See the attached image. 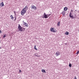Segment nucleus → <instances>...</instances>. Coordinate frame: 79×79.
Listing matches in <instances>:
<instances>
[{
  "mask_svg": "<svg viewBox=\"0 0 79 79\" xmlns=\"http://www.w3.org/2000/svg\"><path fill=\"white\" fill-rule=\"evenodd\" d=\"M27 10H28V6H27V5L22 11L21 12V14L22 15H24V14L26 13V12Z\"/></svg>",
  "mask_w": 79,
  "mask_h": 79,
  "instance_id": "1",
  "label": "nucleus"
},
{
  "mask_svg": "<svg viewBox=\"0 0 79 79\" xmlns=\"http://www.w3.org/2000/svg\"><path fill=\"white\" fill-rule=\"evenodd\" d=\"M18 29L19 30L21 31V32H22V31H23V28L21 27V25H20L19 24Z\"/></svg>",
  "mask_w": 79,
  "mask_h": 79,
  "instance_id": "2",
  "label": "nucleus"
},
{
  "mask_svg": "<svg viewBox=\"0 0 79 79\" xmlns=\"http://www.w3.org/2000/svg\"><path fill=\"white\" fill-rule=\"evenodd\" d=\"M69 16L70 18H72V19L74 18V17L73 15H72V14H71V12H70Z\"/></svg>",
  "mask_w": 79,
  "mask_h": 79,
  "instance_id": "3",
  "label": "nucleus"
},
{
  "mask_svg": "<svg viewBox=\"0 0 79 79\" xmlns=\"http://www.w3.org/2000/svg\"><path fill=\"white\" fill-rule=\"evenodd\" d=\"M36 8H37L35 6L32 5V6L31 7V9L32 10H36Z\"/></svg>",
  "mask_w": 79,
  "mask_h": 79,
  "instance_id": "4",
  "label": "nucleus"
},
{
  "mask_svg": "<svg viewBox=\"0 0 79 79\" xmlns=\"http://www.w3.org/2000/svg\"><path fill=\"white\" fill-rule=\"evenodd\" d=\"M50 30L52 32H56V31L55 30H54V29L53 28H51L50 29Z\"/></svg>",
  "mask_w": 79,
  "mask_h": 79,
  "instance_id": "5",
  "label": "nucleus"
},
{
  "mask_svg": "<svg viewBox=\"0 0 79 79\" xmlns=\"http://www.w3.org/2000/svg\"><path fill=\"white\" fill-rule=\"evenodd\" d=\"M4 4H3V2H2L1 3H0V6H1V7H2V6H4Z\"/></svg>",
  "mask_w": 79,
  "mask_h": 79,
  "instance_id": "6",
  "label": "nucleus"
},
{
  "mask_svg": "<svg viewBox=\"0 0 79 79\" xmlns=\"http://www.w3.org/2000/svg\"><path fill=\"white\" fill-rule=\"evenodd\" d=\"M55 55H56V56H58L59 55H60V52L57 51Z\"/></svg>",
  "mask_w": 79,
  "mask_h": 79,
  "instance_id": "7",
  "label": "nucleus"
},
{
  "mask_svg": "<svg viewBox=\"0 0 79 79\" xmlns=\"http://www.w3.org/2000/svg\"><path fill=\"white\" fill-rule=\"evenodd\" d=\"M43 18H45V19H46V18H48L47 15H44V16H43Z\"/></svg>",
  "mask_w": 79,
  "mask_h": 79,
  "instance_id": "8",
  "label": "nucleus"
},
{
  "mask_svg": "<svg viewBox=\"0 0 79 79\" xmlns=\"http://www.w3.org/2000/svg\"><path fill=\"white\" fill-rule=\"evenodd\" d=\"M24 25L25 26H26L27 27H28V26H27V23L26 22H24Z\"/></svg>",
  "mask_w": 79,
  "mask_h": 79,
  "instance_id": "9",
  "label": "nucleus"
},
{
  "mask_svg": "<svg viewBox=\"0 0 79 79\" xmlns=\"http://www.w3.org/2000/svg\"><path fill=\"white\" fill-rule=\"evenodd\" d=\"M62 15L63 16H65V11H63L62 12Z\"/></svg>",
  "mask_w": 79,
  "mask_h": 79,
  "instance_id": "10",
  "label": "nucleus"
},
{
  "mask_svg": "<svg viewBox=\"0 0 79 79\" xmlns=\"http://www.w3.org/2000/svg\"><path fill=\"white\" fill-rule=\"evenodd\" d=\"M42 73H45V70H44V69H42Z\"/></svg>",
  "mask_w": 79,
  "mask_h": 79,
  "instance_id": "11",
  "label": "nucleus"
},
{
  "mask_svg": "<svg viewBox=\"0 0 79 79\" xmlns=\"http://www.w3.org/2000/svg\"><path fill=\"white\" fill-rule=\"evenodd\" d=\"M67 10H68V8L66 7H65L64 8V11H67Z\"/></svg>",
  "mask_w": 79,
  "mask_h": 79,
  "instance_id": "12",
  "label": "nucleus"
},
{
  "mask_svg": "<svg viewBox=\"0 0 79 79\" xmlns=\"http://www.w3.org/2000/svg\"><path fill=\"white\" fill-rule=\"evenodd\" d=\"M65 34H66V35H69V32H68V31H66V32H65Z\"/></svg>",
  "mask_w": 79,
  "mask_h": 79,
  "instance_id": "13",
  "label": "nucleus"
},
{
  "mask_svg": "<svg viewBox=\"0 0 79 79\" xmlns=\"http://www.w3.org/2000/svg\"><path fill=\"white\" fill-rule=\"evenodd\" d=\"M60 22H58L57 23L58 26H60Z\"/></svg>",
  "mask_w": 79,
  "mask_h": 79,
  "instance_id": "14",
  "label": "nucleus"
},
{
  "mask_svg": "<svg viewBox=\"0 0 79 79\" xmlns=\"http://www.w3.org/2000/svg\"><path fill=\"white\" fill-rule=\"evenodd\" d=\"M10 17H11V19H13L14 18L13 17V15H11L10 16Z\"/></svg>",
  "mask_w": 79,
  "mask_h": 79,
  "instance_id": "15",
  "label": "nucleus"
},
{
  "mask_svg": "<svg viewBox=\"0 0 79 79\" xmlns=\"http://www.w3.org/2000/svg\"><path fill=\"white\" fill-rule=\"evenodd\" d=\"M47 15L48 18V17H49V16H50V14Z\"/></svg>",
  "mask_w": 79,
  "mask_h": 79,
  "instance_id": "16",
  "label": "nucleus"
},
{
  "mask_svg": "<svg viewBox=\"0 0 79 79\" xmlns=\"http://www.w3.org/2000/svg\"><path fill=\"white\" fill-rule=\"evenodd\" d=\"M34 49H35L36 50H37V49L36 48H35V46Z\"/></svg>",
  "mask_w": 79,
  "mask_h": 79,
  "instance_id": "17",
  "label": "nucleus"
},
{
  "mask_svg": "<svg viewBox=\"0 0 79 79\" xmlns=\"http://www.w3.org/2000/svg\"><path fill=\"white\" fill-rule=\"evenodd\" d=\"M79 51H78L77 52L76 54H77H77H79Z\"/></svg>",
  "mask_w": 79,
  "mask_h": 79,
  "instance_id": "18",
  "label": "nucleus"
},
{
  "mask_svg": "<svg viewBox=\"0 0 79 79\" xmlns=\"http://www.w3.org/2000/svg\"><path fill=\"white\" fill-rule=\"evenodd\" d=\"M35 56H37V57H40V56H37V55H35Z\"/></svg>",
  "mask_w": 79,
  "mask_h": 79,
  "instance_id": "19",
  "label": "nucleus"
},
{
  "mask_svg": "<svg viewBox=\"0 0 79 79\" xmlns=\"http://www.w3.org/2000/svg\"><path fill=\"white\" fill-rule=\"evenodd\" d=\"M69 67H71V64H69Z\"/></svg>",
  "mask_w": 79,
  "mask_h": 79,
  "instance_id": "20",
  "label": "nucleus"
},
{
  "mask_svg": "<svg viewBox=\"0 0 79 79\" xmlns=\"http://www.w3.org/2000/svg\"><path fill=\"white\" fill-rule=\"evenodd\" d=\"M6 37V35H4L3 36V38H5Z\"/></svg>",
  "mask_w": 79,
  "mask_h": 79,
  "instance_id": "21",
  "label": "nucleus"
},
{
  "mask_svg": "<svg viewBox=\"0 0 79 79\" xmlns=\"http://www.w3.org/2000/svg\"><path fill=\"white\" fill-rule=\"evenodd\" d=\"M45 15H46V14H45V13H44L43 15V16H45Z\"/></svg>",
  "mask_w": 79,
  "mask_h": 79,
  "instance_id": "22",
  "label": "nucleus"
},
{
  "mask_svg": "<svg viewBox=\"0 0 79 79\" xmlns=\"http://www.w3.org/2000/svg\"><path fill=\"white\" fill-rule=\"evenodd\" d=\"M2 31H1V30H0V34H2Z\"/></svg>",
  "mask_w": 79,
  "mask_h": 79,
  "instance_id": "23",
  "label": "nucleus"
},
{
  "mask_svg": "<svg viewBox=\"0 0 79 79\" xmlns=\"http://www.w3.org/2000/svg\"><path fill=\"white\" fill-rule=\"evenodd\" d=\"M16 17H15L14 20H15V21H16Z\"/></svg>",
  "mask_w": 79,
  "mask_h": 79,
  "instance_id": "24",
  "label": "nucleus"
},
{
  "mask_svg": "<svg viewBox=\"0 0 79 79\" xmlns=\"http://www.w3.org/2000/svg\"><path fill=\"white\" fill-rule=\"evenodd\" d=\"M20 73H21V70H20L19 71Z\"/></svg>",
  "mask_w": 79,
  "mask_h": 79,
  "instance_id": "25",
  "label": "nucleus"
},
{
  "mask_svg": "<svg viewBox=\"0 0 79 79\" xmlns=\"http://www.w3.org/2000/svg\"><path fill=\"white\" fill-rule=\"evenodd\" d=\"M22 28H23V29L24 30H25V28H23V27H22Z\"/></svg>",
  "mask_w": 79,
  "mask_h": 79,
  "instance_id": "26",
  "label": "nucleus"
},
{
  "mask_svg": "<svg viewBox=\"0 0 79 79\" xmlns=\"http://www.w3.org/2000/svg\"><path fill=\"white\" fill-rule=\"evenodd\" d=\"M2 48V47H0V49H1Z\"/></svg>",
  "mask_w": 79,
  "mask_h": 79,
  "instance_id": "27",
  "label": "nucleus"
},
{
  "mask_svg": "<svg viewBox=\"0 0 79 79\" xmlns=\"http://www.w3.org/2000/svg\"><path fill=\"white\" fill-rule=\"evenodd\" d=\"M23 22L24 23V21H23Z\"/></svg>",
  "mask_w": 79,
  "mask_h": 79,
  "instance_id": "28",
  "label": "nucleus"
},
{
  "mask_svg": "<svg viewBox=\"0 0 79 79\" xmlns=\"http://www.w3.org/2000/svg\"><path fill=\"white\" fill-rule=\"evenodd\" d=\"M75 18H76V16H75Z\"/></svg>",
  "mask_w": 79,
  "mask_h": 79,
  "instance_id": "29",
  "label": "nucleus"
}]
</instances>
